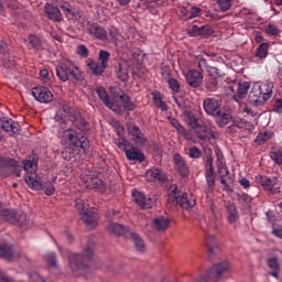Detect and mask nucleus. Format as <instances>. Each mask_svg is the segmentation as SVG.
<instances>
[{"label":"nucleus","mask_w":282,"mask_h":282,"mask_svg":"<svg viewBox=\"0 0 282 282\" xmlns=\"http://www.w3.org/2000/svg\"><path fill=\"white\" fill-rule=\"evenodd\" d=\"M96 243L94 239L89 238L87 241V246L83 250L82 254L70 253L69 259V268L75 276H82L89 270V261L94 259V248Z\"/></svg>","instance_id":"obj_1"},{"label":"nucleus","mask_w":282,"mask_h":282,"mask_svg":"<svg viewBox=\"0 0 282 282\" xmlns=\"http://www.w3.org/2000/svg\"><path fill=\"white\" fill-rule=\"evenodd\" d=\"M62 138L69 144V147L65 148L63 151L65 160H72V158L76 155L75 151H78V149H83V151H89V139H87V137L83 135L80 132L74 130V128L64 130Z\"/></svg>","instance_id":"obj_2"},{"label":"nucleus","mask_w":282,"mask_h":282,"mask_svg":"<svg viewBox=\"0 0 282 282\" xmlns=\"http://www.w3.org/2000/svg\"><path fill=\"white\" fill-rule=\"evenodd\" d=\"M197 200L195 195L191 193H183L180 191L176 184H172L167 189V203L166 208L169 210H177V206L188 210L195 208Z\"/></svg>","instance_id":"obj_3"},{"label":"nucleus","mask_w":282,"mask_h":282,"mask_svg":"<svg viewBox=\"0 0 282 282\" xmlns=\"http://www.w3.org/2000/svg\"><path fill=\"white\" fill-rule=\"evenodd\" d=\"M273 90L274 83L270 80L254 83L249 93L250 105H256V107L265 105V102H268L270 98H272V94H274Z\"/></svg>","instance_id":"obj_4"},{"label":"nucleus","mask_w":282,"mask_h":282,"mask_svg":"<svg viewBox=\"0 0 282 282\" xmlns=\"http://www.w3.org/2000/svg\"><path fill=\"white\" fill-rule=\"evenodd\" d=\"M56 76L63 83H67V80H69V76L78 83L84 78L80 67L69 59H64L56 66Z\"/></svg>","instance_id":"obj_5"},{"label":"nucleus","mask_w":282,"mask_h":282,"mask_svg":"<svg viewBox=\"0 0 282 282\" xmlns=\"http://www.w3.org/2000/svg\"><path fill=\"white\" fill-rule=\"evenodd\" d=\"M109 58H111V53L100 50L97 62L94 61V58L86 59V65L91 72L93 76H102V74H105V69L109 67Z\"/></svg>","instance_id":"obj_6"},{"label":"nucleus","mask_w":282,"mask_h":282,"mask_svg":"<svg viewBox=\"0 0 282 282\" xmlns=\"http://www.w3.org/2000/svg\"><path fill=\"white\" fill-rule=\"evenodd\" d=\"M56 120H62V122H75V127H77L80 131H87L89 127V122H87V120H78V112L76 111V108H70L68 106H63V109L59 110L58 115L56 116Z\"/></svg>","instance_id":"obj_7"},{"label":"nucleus","mask_w":282,"mask_h":282,"mask_svg":"<svg viewBox=\"0 0 282 282\" xmlns=\"http://www.w3.org/2000/svg\"><path fill=\"white\" fill-rule=\"evenodd\" d=\"M116 144L118 149L126 153V158L129 162H144V160H147L144 152L138 148L131 147L129 140L121 138L117 140Z\"/></svg>","instance_id":"obj_8"},{"label":"nucleus","mask_w":282,"mask_h":282,"mask_svg":"<svg viewBox=\"0 0 282 282\" xmlns=\"http://www.w3.org/2000/svg\"><path fill=\"white\" fill-rule=\"evenodd\" d=\"M75 208L79 212V215L84 224L88 228H94L96 221H98V215L94 210L89 209V205H86L85 202L80 198L75 200Z\"/></svg>","instance_id":"obj_9"},{"label":"nucleus","mask_w":282,"mask_h":282,"mask_svg":"<svg viewBox=\"0 0 282 282\" xmlns=\"http://www.w3.org/2000/svg\"><path fill=\"white\" fill-rule=\"evenodd\" d=\"M113 97L117 98L118 100H113L112 102H116L117 110L116 108L112 109V111H133L135 109V104L131 101V97L127 95L121 88H116L115 91H112Z\"/></svg>","instance_id":"obj_10"},{"label":"nucleus","mask_w":282,"mask_h":282,"mask_svg":"<svg viewBox=\"0 0 282 282\" xmlns=\"http://www.w3.org/2000/svg\"><path fill=\"white\" fill-rule=\"evenodd\" d=\"M22 167L13 159H6L0 162V177H10V175H15L21 177Z\"/></svg>","instance_id":"obj_11"},{"label":"nucleus","mask_w":282,"mask_h":282,"mask_svg":"<svg viewBox=\"0 0 282 282\" xmlns=\"http://www.w3.org/2000/svg\"><path fill=\"white\" fill-rule=\"evenodd\" d=\"M0 219L9 221V224H19L23 226L28 216L23 212H14L12 209H3V206L0 204Z\"/></svg>","instance_id":"obj_12"},{"label":"nucleus","mask_w":282,"mask_h":282,"mask_svg":"<svg viewBox=\"0 0 282 282\" xmlns=\"http://www.w3.org/2000/svg\"><path fill=\"white\" fill-rule=\"evenodd\" d=\"M0 130L4 131L6 133H9V135H19L21 133V126L19 122L8 118L2 117L0 118ZM0 131V140L3 138V134H1Z\"/></svg>","instance_id":"obj_13"},{"label":"nucleus","mask_w":282,"mask_h":282,"mask_svg":"<svg viewBox=\"0 0 282 282\" xmlns=\"http://www.w3.org/2000/svg\"><path fill=\"white\" fill-rule=\"evenodd\" d=\"M25 184L29 186V188H32L33 191H44L45 195H52L56 187L52 183H48L46 186L41 183V181L32 177V175H26L24 177Z\"/></svg>","instance_id":"obj_14"},{"label":"nucleus","mask_w":282,"mask_h":282,"mask_svg":"<svg viewBox=\"0 0 282 282\" xmlns=\"http://www.w3.org/2000/svg\"><path fill=\"white\" fill-rule=\"evenodd\" d=\"M230 270V262L225 260L223 262L214 264L207 272L208 279L210 281H221V275L224 272H228Z\"/></svg>","instance_id":"obj_15"},{"label":"nucleus","mask_w":282,"mask_h":282,"mask_svg":"<svg viewBox=\"0 0 282 282\" xmlns=\"http://www.w3.org/2000/svg\"><path fill=\"white\" fill-rule=\"evenodd\" d=\"M82 182L86 184V188L98 191V193H105L106 187L102 180L98 178L94 174H82Z\"/></svg>","instance_id":"obj_16"},{"label":"nucleus","mask_w":282,"mask_h":282,"mask_svg":"<svg viewBox=\"0 0 282 282\" xmlns=\"http://www.w3.org/2000/svg\"><path fill=\"white\" fill-rule=\"evenodd\" d=\"M132 197L135 204H138V206H140L141 208H153V206H155V202H158V198H155L154 195L147 196L140 191H134L132 193Z\"/></svg>","instance_id":"obj_17"},{"label":"nucleus","mask_w":282,"mask_h":282,"mask_svg":"<svg viewBox=\"0 0 282 282\" xmlns=\"http://www.w3.org/2000/svg\"><path fill=\"white\" fill-rule=\"evenodd\" d=\"M32 96L37 100V102H44L47 105V102H52L54 100V94H52V90L45 86H39L33 88Z\"/></svg>","instance_id":"obj_18"},{"label":"nucleus","mask_w":282,"mask_h":282,"mask_svg":"<svg viewBox=\"0 0 282 282\" xmlns=\"http://www.w3.org/2000/svg\"><path fill=\"white\" fill-rule=\"evenodd\" d=\"M173 162H174V169L176 173L181 175V177H186L187 175H189L191 169L188 167V163L186 162L184 156H182V154L175 153L173 155Z\"/></svg>","instance_id":"obj_19"},{"label":"nucleus","mask_w":282,"mask_h":282,"mask_svg":"<svg viewBox=\"0 0 282 282\" xmlns=\"http://www.w3.org/2000/svg\"><path fill=\"white\" fill-rule=\"evenodd\" d=\"M185 79L189 87L197 89L204 83V73L198 69H189L185 75Z\"/></svg>","instance_id":"obj_20"},{"label":"nucleus","mask_w":282,"mask_h":282,"mask_svg":"<svg viewBox=\"0 0 282 282\" xmlns=\"http://www.w3.org/2000/svg\"><path fill=\"white\" fill-rule=\"evenodd\" d=\"M86 30L94 39H98L99 41H106L107 39V31L98 23L87 22Z\"/></svg>","instance_id":"obj_21"},{"label":"nucleus","mask_w":282,"mask_h":282,"mask_svg":"<svg viewBox=\"0 0 282 282\" xmlns=\"http://www.w3.org/2000/svg\"><path fill=\"white\" fill-rule=\"evenodd\" d=\"M256 181L263 191L267 193H272L274 191V185L278 184L279 180L275 176L258 175Z\"/></svg>","instance_id":"obj_22"},{"label":"nucleus","mask_w":282,"mask_h":282,"mask_svg":"<svg viewBox=\"0 0 282 282\" xmlns=\"http://www.w3.org/2000/svg\"><path fill=\"white\" fill-rule=\"evenodd\" d=\"M209 61H210V55H208L207 53H200L195 56L194 65L203 74L204 72H210Z\"/></svg>","instance_id":"obj_23"},{"label":"nucleus","mask_w":282,"mask_h":282,"mask_svg":"<svg viewBox=\"0 0 282 282\" xmlns=\"http://www.w3.org/2000/svg\"><path fill=\"white\" fill-rule=\"evenodd\" d=\"M215 127L213 126H198L196 128V135L199 140H215Z\"/></svg>","instance_id":"obj_24"},{"label":"nucleus","mask_w":282,"mask_h":282,"mask_svg":"<svg viewBox=\"0 0 282 282\" xmlns=\"http://www.w3.org/2000/svg\"><path fill=\"white\" fill-rule=\"evenodd\" d=\"M203 107L208 116H215L216 113H219L221 111V109L219 108V100L215 98L205 99L203 102Z\"/></svg>","instance_id":"obj_25"},{"label":"nucleus","mask_w":282,"mask_h":282,"mask_svg":"<svg viewBox=\"0 0 282 282\" xmlns=\"http://www.w3.org/2000/svg\"><path fill=\"white\" fill-rule=\"evenodd\" d=\"M128 133L129 135H132V140L135 144H145L147 138H144V133H142L140 127L135 124L128 126Z\"/></svg>","instance_id":"obj_26"},{"label":"nucleus","mask_w":282,"mask_h":282,"mask_svg":"<svg viewBox=\"0 0 282 282\" xmlns=\"http://www.w3.org/2000/svg\"><path fill=\"white\" fill-rule=\"evenodd\" d=\"M145 180H148V182H165L166 175L162 170L152 167L145 172Z\"/></svg>","instance_id":"obj_27"},{"label":"nucleus","mask_w":282,"mask_h":282,"mask_svg":"<svg viewBox=\"0 0 282 282\" xmlns=\"http://www.w3.org/2000/svg\"><path fill=\"white\" fill-rule=\"evenodd\" d=\"M96 94H97L98 98L101 100V102H104V105H106L108 107V109L118 110V106L116 105V101H113V100H111V98H109V94L107 93V90L104 87H98L96 89Z\"/></svg>","instance_id":"obj_28"},{"label":"nucleus","mask_w":282,"mask_h":282,"mask_svg":"<svg viewBox=\"0 0 282 282\" xmlns=\"http://www.w3.org/2000/svg\"><path fill=\"white\" fill-rule=\"evenodd\" d=\"M44 11L47 19H50L51 21L58 22L62 21L63 19V15L61 14V10L58 9V7H54V4L52 3H46Z\"/></svg>","instance_id":"obj_29"},{"label":"nucleus","mask_w":282,"mask_h":282,"mask_svg":"<svg viewBox=\"0 0 282 282\" xmlns=\"http://www.w3.org/2000/svg\"><path fill=\"white\" fill-rule=\"evenodd\" d=\"M205 246L207 248L209 257H213V254H217L219 252V242L217 241V238L213 235H207L205 239Z\"/></svg>","instance_id":"obj_30"},{"label":"nucleus","mask_w":282,"mask_h":282,"mask_svg":"<svg viewBox=\"0 0 282 282\" xmlns=\"http://www.w3.org/2000/svg\"><path fill=\"white\" fill-rule=\"evenodd\" d=\"M62 10L66 12L68 19H74L75 21H80V18L84 17L83 11L79 9L72 8L69 4L61 6Z\"/></svg>","instance_id":"obj_31"},{"label":"nucleus","mask_w":282,"mask_h":282,"mask_svg":"<svg viewBox=\"0 0 282 282\" xmlns=\"http://www.w3.org/2000/svg\"><path fill=\"white\" fill-rule=\"evenodd\" d=\"M250 90V83L243 82L242 84H239L237 94L234 96V100L236 102H239L241 99L246 98L248 96V91Z\"/></svg>","instance_id":"obj_32"},{"label":"nucleus","mask_w":282,"mask_h":282,"mask_svg":"<svg viewBox=\"0 0 282 282\" xmlns=\"http://www.w3.org/2000/svg\"><path fill=\"white\" fill-rule=\"evenodd\" d=\"M227 208V220L229 224H236L239 220V210H237V206L235 204H229L226 206Z\"/></svg>","instance_id":"obj_33"},{"label":"nucleus","mask_w":282,"mask_h":282,"mask_svg":"<svg viewBox=\"0 0 282 282\" xmlns=\"http://www.w3.org/2000/svg\"><path fill=\"white\" fill-rule=\"evenodd\" d=\"M130 237L138 252H144V250H147V245L144 243V240L142 239V237H140V235L131 231Z\"/></svg>","instance_id":"obj_34"},{"label":"nucleus","mask_w":282,"mask_h":282,"mask_svg":"<svg viewBox=\"0 0 282 282\" xmlns=\"http://www.w3.org/2000/svg\"><path fill=\"white\" fill-rule=\"evenodd\" d=\"M155 230H159V232H162L163 230H166L169 226H171V220L164 216L156 217L153 220Z\"/></svg>","instance_id":"obj_35"},{"label":"nucleus","mask_w":282,"mask_h":282,"mask_svg":"<svg viewBox=\"0 0 282 282\" xmlns=\"http://www.w3.org/2000/svg\"><path fill=\"white\" fill-rule=\"evenodd\" d=\"M220 184H223V191L226 193H232L235 188V181L232 180V176L227 175V176H221L219 177Z\"/></svg>","instance_id":"obj_36"},{"label":"nucleus","mask_w":282,"mask_h":282,"mask_svg":"<svg viewBox=\"0 0 282 282\" xmlns=\"http://www.w3.org/2000/svg\"><path fill=\"white\" fill-rule=\"evenodd\" d=\"M215 117L218 127H226V124H229L230 120H232L230 113L224 112L221 110L218 113H216Z\"/></svg>","instance_id":"obj_37"},{"label":"nucleus","mask_w":282,"mask_h":282,"mask_svg":"<svg viewBox=\"0 0 282 282\" xmlns=\"http://www.w3.org/2000/svg\"><path fill=\"white\" fill-rule=\"evenodd\" d=\"M238 199L243 210H250L252 208V196L242 193L238 194Z\"/></svg>","instance_id":"obj_38"},{"label":"nucleus","mask_w":282,"mask_h":282,"mask_svg":"<svg viewBox=\"0 0 282 282\" xmlns=\"http://www.w3.org/2000/svg\"><path fill=\"white\" fill-rule=\"evenodd\" d=\"M270 50V43L264 42L261 43L256 50V58L263 61V58H268V51Z\"/></svg>","instance_id":"obj_39"},{"label":"nucleus","mask_w":282,"mask_h":282,"mask_svg":"<svg viewBox=\"0 0 282 282\" xmlns=\"http://www.w3.org/2000/svg\"><path fill=\"white\" fill-rule=\"evenodd\" d=\"M117 78L122 83H127L129 80V69L122 64H118L116 67Z\"/></svg>","instance_id":"obj_40"},{"label":"nucleus","mask_w":282,"mask_h":282,"mask_svg":"<svg viewBox=\"0 0 282 282\" xmlns=\"http://www.w3.org/2000/svg\"><path fill=\"white\" fill-rule=\"evenodd\" d=\"M23 169L26 173H36V155L33 154L32 159L24 160Z\"/></svg>","instance_id":"obj_41"},{"label":"nucleus","mask_w":282,"mask_h":282,"mask_svg":"<svg viewBox=\"0 0 282 282\" xmlns=\"http://www.w3.org/2000/svg\"><path fill=\"white\" fill-rule=\"evenodd\" d=\"M153 100L158 109H161V111H169V106L166 105V102H164V100H162V95H160V93L153 94Z\"/></svg>","instance_id":"obj_42"},{"label":"nucleus","mask_w":282,"mask_h":282,"mask_svg":"<svg viewBox=\"0 0 282 282\" xmlns=\"http://www.w3.org/2000/svg\"><path fill=\"white\" fill-rule=\"evenodd\" d=\"M108 230H110L113 235L122 236L127 235V228L120 224L111 223L108 226Z\"/></svg>","instance_id":"obj_43"},{"label":"nucleus","mask_w":282,"mask_h":282,"mask_svg":"<svg viewBox=\"0 0 282 282\" xmlns=\"http://www.w3.org/2000/svg\"><path fill=\"white\" fill-rule=\"evenodd\" d=\"M0 257L12 261V248L8 245H0Z\"/></svg>","instance_id":"obj_44"},{"label":"nucleus","mask_w":282,"mask_h":282,"mask_svg":"<svg viewBox=\"0 0 282 282\" xmlns=\"http://www.w3.org/2000/svg\"><path fill=\"white\" fill-rule=\"evenodd\" d=\"M205 180L207 182L208 188L213 189L215 187V180H217V175L215 172L205 171Z\"/></svg>","instance_id":"obj_45"},{"label":"nucleus","mask_w":282,"mask_h":282,"mask_svg":"<svg viewBox=\"0 0 282 282\" xmlns=\"http://www.w3.org/2000/svg\"><path fill=\"white\" fill-rule=\"evenodd\" d=\"M76 54L79 58H89V48L85 44H79L76 48Z\"/></svg>","instance_id":"obj_46"},{"label":"nucleus","mask_w":282,"mask_h":282,"mask_svg":"<svg viewBox=\"0 0 282 282\" xmlns=\"http://www.w3.org/2000/svg\"><path fill=\"white\" fill-rule=\"evenodd\" d=\"M29 43L34 47L35 50H43V43L41 42V37L36 35H30L29 36Z\"/></svg>","instance_id":"obj_47"},{"label":"nucleus","mask_w":282,"mask_h":282,"mask_svg":"<svg viewBox=\"0 0 282 282\" xmlns=\"http://www.w3.org/2000/svg\"><path fill=\"white\" fill-rule=\"evenodd\" d=\"M185 122H187L192 129H197V127H199V120L193 113H188L187 117H185Z\"/></svg>","instance_id":"obj_48"},{"label":"nucleus","mask_w":282,"mask_h":282,"mask_svg":"<svg viewBox=\"0 0 282 282\" xmlns=\"http://www.w3.org/2000/svg\"><path fill=\"white\" fill-rule=\"evenodd\" d=\"M219 82L215 77H208L205 87L207 91H215L218 88Z\"/></svg>","instance_id":"obj_49"},{"label":"nucleus","mask_w":282,"mask_h":282,"mask_svg":"<svg viewBox=\"0 0 282 282\" xmlns=\"http://www.w3.org/2000/svg\"><path fill=\"white\" fill-rule=\"evenodd\" d=\"M216 166L218 169V177H226V176L230 175V170H228L226 162H220Z\"/></svg>","instance_id":"obj_50"},{"label":"nucleus","mask_w":282,"mask_h":282,"mask_svg":"<svg viewBox=\"0 0 282 282\" xmlns=\"http://www.w3.org/2000/svg\"><path fill=\"white\" fill-rule=\"evenodd\" d=\"M217 4L221 12H228L232 8V0H217Z\"/></svg>","instance_id":"obj_51"},{"label":"nucleus","mask_w":282,"mask_h":282,"mask_svg":"<svg viewBox=\"0 0 282 282\" xmlns=\"http://www.w3.org/2000/svg\"><path fill=\"white\" fill-rule=\"evenodd\" d=\"M188 156L193 160H199V158H202V150H199V148H197L196 145H193L192 148H189Z\"/></svg>","instance_id":"obj_52"},{"label":"nucleus","mask_w":282,"mask_h":282,"mask_svg":"<svg viewBox=\"0 0 282 282\" xmlns=\"http://www.w3.org/2000/svg\"><path fill=\"white\" fill-rule=\"evenodd\" d=\"M167 85H169L170 89H172V91H174V94L180 93V82H177V79L169 78Z\"/></svg>","instance_id":"obj_53"},{"label":"nucleus","mask_w":282,"mask_h":282,"mask_svg":"<svg viewBox=\"0 0 282 282\" xmlns=\"http://www.w3.org/2000/svg\"><path fill=\"white\" fill-rule=\"evenodd\" d=\"M270 158L279 166L282 165V151H273V152H271Z\"/></svg>","instance_id":"obj_54"},{"label":"nucleus","mask_w":282,"mask_h":282,"mask_svg":"<svg viewBox=\"0 0 282 282\" xmlns=\"http://www.w3.org/2000/svg\"><path fill=\"white\" fill-rule=\"evenodd\" d=\"M270 138H271V135L268 132L259 133L256 138V143L262 144L263 142H268V140H270Z\"/></svg>","instance_id":"obj_55"},{"label":"nucleus","mask_w":282,"mask_h":282,"mask_svg":"<svg viewBox=\"0 0 282 282\" xmlns=\"http://www.w3.org/2000/svg\"><path fill=\"white\" fill-rule=\"evenodd\" d=\"M44 259L48 265H56V253L47 252Z\"/></svg>","instance_id":"obj_56"},{"label":"nucleus","mask_w":282,"mask_h":282,"mask_svg":"<svg viewBox=\"0 0 282 282\" xmlns=\"http://www.w3.org/2000/svg\"><path fill=\"white\" fill-rule=\"evenodd\" d=\"M268 267L271 270H279V258L276 257H271L268 259Z\"/></svg>","instance_id":"obj_57"},{"label":"nucleus","mask_w":282,"mask_h":282,"mask_svg":"<svg viewBox=\"0 0 282 282\" xmlns=\"http://www.w3.org/2000/svg\"><path fill=\"white\" fill-rule=\"evenodd\" d=\"M213 26L210 25H203L200 26V36H210V34H214Z\"/></svg>","instance_id":"obj_58"},{"label":"nucleus","mask_w":282,"mask_h":282,"mask_svg":"<svg viewBox=\"0 0 282 282\" xmlns=\"http://www.w3.org/2000/svg\"><path fill=\"white\" fill-rule=\"evenodd\" d=\"M267 34H269V36H279V28L274 24H269L267 26Z\"/></svg>","instance_id":"obj_59"},{"label":"nucleus","mask_w":282,"mask_h":282,"mask_svg":"<svg viewBox=\"0 0 282 282\" xmlns=\"http://www.w3.org/2000/svg\"><path fill=\"white\" fill-rule=\"evenodd\" d=\"M187 32L189 36H202V29L197 25H193Z\"/></svg>","instance_id":"obj_60"},{"label":"nucleus","mask_w":282,"mask_h":282,"mask_svg":"<svg viewBox=\"0 0 282 282\" xmlns=\"http://www.w3.org/2000/svg\"><path fill=\"white\" fill-rule=\"evenodd\" d=\"M199 14H202V9L192 7L189 10L188 19H195V17H199Z\"/></svg>","instance_id":"obj_61"},{"label":"nucleus","mask_w":282,"mask_h":282,"mask_svg":"<svg viewBox=\"0 0 282 282\" xmlns=\"http://www.w3.org/2000/svg\"><path fill=\"white\" fill-rule=\"evenodd\" d=\"M273 111L275 113H282V98L275 99L273 104Z\"/></svg>","instance_id":"obj_62"},{"label":"nucleus","mask_w":282,"mask_h":282,"mask_svg":"<svg viewBox=\"0 0 282 282\" xmlns=\"http://www.w3.org/2000/svg\"><path fill=\"white\" fill-rule=\"evenodd\" d=\"M29 279H30L32 282H45V279L41 278V276L39 275V273H36V272H31V273L29 274Z\"/></svg>","instance_id":"obj_63"},{"label":"nucleus","mask_w":282,"mask_h":282,"mask_svg":"<svg viewBox=\"0 0 282 282\" xmlns=\"http://www.w3.org/2000/svg\"><path fill=\"white\" fill-rule=\"evenodd\" d=\"M272 235L282 239V226L279 225V226L273 227Z\"/></svg>","instance_id":"obj_64"}]
</instances>
